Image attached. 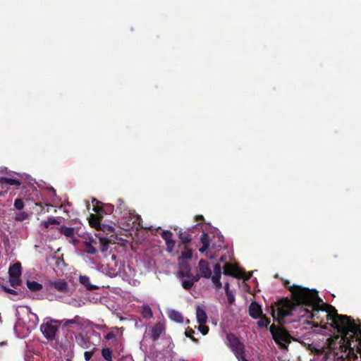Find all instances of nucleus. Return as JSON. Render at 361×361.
Returning <instances> with one entry per match:
<instances>
[{
    "instance_id": "f257e3e1",
    "label": "nucleus",
    "mask_w": 361,
    "mask_h": 361,
    "mask_svg": "<svg viewBox=\"0 0 361 361\" xmlns=\"http://www.w3.org/2000/svg\"><path fill=\"white\" fill-rule=\"evenodd\" d=\"M283 284L290 292L291 300L287 297L282 298L271 305V314L274 321L281 324L286 317L293 315V312L300 305L312 309V312L305 310L310 314L309 318H319V304L322 300L316 290H310L298 285L290 286L288 280H284Z\"/></svg>"
},
{
    "instance_id": "f03ea898",
    "label": "nucleus",
    "mask_w": 361,
    "mask_h": 361,
    "mask_svg": "<svg viewBox=\"0 0 361 361\" xmlns=\"http://www.w3.org/2000/svg\"><path fill=\"white\" fill-rule=\"evenodd\" d=\"M326 314L327 320L332 322V326L341 334V339L348 338L349 333L360 334L358 324L349 316L338 314L337 310L332 305H328Z\"/></svg>"
},
{
    "instance_id": "7ed1b4c3",
    "label": "nucleus",
    "mask_w": 361,
    "mask_h": 361,
    "mask_svg": "<svg viewBox=\"0 0 361 361\" xmlns=\"http://www.w3.org/2000/svg\"><path fill=\"white\" fill-rule=\"evenodd\" d=\"M269 331L275 342L282 345L283 343H289L290 336L288 331L282 326H270Z\"/></svg>"
},
{
    "instance_id": "20e7f679",
    "label": "nucleus",
    "mask_w": 361,
    "mask_h": 361,
    "mask_svg": "<svg viewBox=\"0 0 361 361\" xmlns=\"http://www.w3.org/2000/svg\"><path fill=\"white\" fill-rule=\"evenodd\" d=\"M228 345L234 353L236 358L245 355V345L240 341L239 338L233 333L226 335Z\"/></svg>"
},
{
    "instance_id": "39448f33",
    "label": "nucleus",
    "mask_w": 361,
    "mask_h": 361,
    "mask_svg": "<svg viewBox=\"0 0 361 361\" xmlns=\"http://www.w3.org/2000/svg\"><path fill=\"white\" fill-rule=\"evenodd\" d=\"M59 322L51 319L49 322H44L40 326V331L48 341L55 340L56 335L59 331Z\"/></svg>"
},
{
    "instance_id": "423d86ee",
    "label": "nucleus",
    "mask_w": 361,
    "mask_h": 361,
    "mask_svg": "<svg viewBox=\"0 0 361 361\" xmlns=\"http://www.w3.org/2000/svg\"><path fill=\"white\" fill-rule=\"evenodd\" d=\"M216 238H218L217 242L213 243L209 235L207 233L203 232L200 238V242L202 244V246L199 249V251L201 253H204L209 248L210 245H212V247L213 248L222 247L224 244V237L222 235H217Z\"/></svg>"
},
{
    "instance_id": "0eeeda50",
    "label": "nucleus",
    "mask_w": 361,
    "mask_h": 361,
    "mask_svg": "<svg viewBox=\"0 0 361 361\" xmlns=\"http://www.w3.org/2000/svg\"><path fill=\"white\" fill-rule=\"evenodd\" d=\"M47 286L49 288L54 289L62 294H68L70 291V287L68 282L63 279L49 280L47 282Z\"/></svg>"
},
{
    "instance_id": "6e6552de",
    "label": "nucleus",
    "mask_w": 361,
    "mask_h": 361,
    "mask_svg": "<svg viewBox=\"0 0 361 361\" xmlns=\"http://www.w3.org/2000/svg\"><path fill=\"white\" fill-rule=\"evenodd\" d=\"M223 274L236 279L242 277V269L234 264L226 263L224 264Z\"/></svg>"
},
{
    "instance_id": "1a4fd4ad",
    "label": "nucleus",
    "mask_w": 361,
    "mask_h": 361,
    "mask_svg": "<svg viewBox=\"0 0 361 361\" xmlns=\"http://www.w3.org/2000/svg\"><path fill=\"white\" fill-rule=\"evenodd\" d=\"M180 267L179 270L178 271V276L180 279L182 280H188L190 277H192L191 267L190 265L185 262L181 263L179 262Z\"/></svg>"
},
{
    "instance_id": "9d476101",
    "label": "nucleus",
    "mask_w": 361,
    "mask_h": 361,
    "mask_svg": "<svg viewBox=\"0 0 361 361\" xmlns=\"http://www.w3.org/2000/svg\"><path fill=\"white\" fill-rule=\"evenodd\" d=\"M199 271L202 277L209 279L212 276V270L209 262L205 259H200L198 264Z\"/></svg>"
},
{
    "instance_id": "9b49d317",
    "label": "nucleus",
    "mask_w": 361,
    "mask_h": 361,
    "mask_svg": "<svg viewBox=\"0 0 361 361\" xmlns=\"http://www.w3.org/2000/svg\"><path fill=\"white\" fill-rule=\"evenodd\" d=\"M93 210L98 214H111L114 211V205L102 203L101 205H94Z\"/></svg>"
},
{
    "instance_id": "f8f14e48",
    "label": "nucleus",
    "mask_w": 361,
    "mask_h": 361,
    "mask_svg": "<svg viewBox=\"0 0 361 361\" xmlns=\"http://www.w3.org/2000/svg\"><path fill=\"white\" fill-rule=\"evenodd\" d=\"M164 331V326L161 323L156 324L149 331V338L156 341L159 339L161 334Z\"/></svg>"
},
{
    "instance_id": "ddd939ff",
    "label": "nucleus",
    "mask_w": 361,
    "mask_h": 361,
    "mask_svg": "<svg viewBox=\"0 0 361 361\" xmlns=\"http://www.w3.org/2000/svg\"><path fill=\"white\" fill-rule=\"evenodd\" d=\"M249 314L253 319H258L262 314L261 306L255 301L250 303L249 306Z\"/></svg>"
},
{
    "instance_id": "4468645a",
    "label": "nucleus",
    "mask_w": 361,
    "mask_h": 361,
    "mask_svg": "<svg viewBox=\"0 0 361 361\" xmlns=\"http://www.w3.org/2000/svg\"><path fill=\"white\" fill-rule=\"evenodd\" d=\"M116 213L125 217L130 214L128 207L125 202L121 199H118L116 201Z\"/></svg>"
},
{
    "instance_id": "2eb2a0df",
    "label": "nucleus",
    "mask_w": 361,
    "mask_h": 361,
    "mask_svg": "<svg viewBox=\"0 0 361 361\" xmlns=\"http://www.w3.org/2000/svg\"><path fill=\"white\" fill-rule=\"evenodd\" d=\"M103 218L102 214H92L89 219V223L91 227L96 228L97 230H102L100 221Z\"/></svg>"
},
{
    "instance_id": "dca6fc26",
    "label": "nucleus",
    "mask_w": 361,
    "mask_h": 361,
    "mask_svg": "<svg viewBox=\"0 0 361 361\" xmlns=\"http://www.w3.org/2000/svg\"><path fill=\"white\" fill-rule=\"evenodd\" d=\"M201 277L200 274L193 275L192 274V277H190L188 280H182V286L185 290H190L193 286L195 282H197Z\"/></svg>"
},
{
    "instance_id": "f3484780",
    "label": "nucleus",
    "mask_w": 361,
    "mask_h": 361,
    "mask_svg": "<svg viewBox=\"0 0 361 361\" xmlns=\"http://www.w3.org/2000/svg\"><path fill=\"white\" fill-rule=\"evenodd\" d=\"M79 282L88 290H94L99 289V287L90 283V278L87 276H80Z\"/></svg>"
},
{
    "instance_id": "a211bd4d",
    "label": "nucleus",
    "mask_w": 361,
    "mask_h": 361,
    "mask_svg": "<svg viewBox=\"0 0 361 361\" xmlns=\"http://www.w3.org/2000/svg\"><path fill=\"white\" fill-rule=\"evenodd\" d=\"M196 317L200 325H204L207 320V316L205 311L200 306L196 307Z\"/></svg>"
},
{
    "instance_id": "6ab92c4d",
    "label": "nucleus",
    "mask_w": 361,
    "mask_h": 361,
    "mask_svg": "<svg viewBox=\"0 0 361 361\" xmlns=\"http://www.w3.org/2000/svg\"><path fill=\"white\" fill-rule=\"evenodd\" d=\"M58 231L61 234L65 235L67 238H73L75 233V228L67 227L66 226H61L59 227Z\"/></svg>"
},
{
    "instance_id": "aec40b11",
    "label": "nucleus",
    "mask_w": 361,
    "mask_h": 361,
    "mask_svg": "<svg viewBox=\"0 0 361 361\" xmlns=\"http://www.w3.org/2000/svg\"><path fill=\"white\" fill-rule=\"evenodd\" d=\"M9 276L20 277L21 275V264L20 262L13 264L9 267L8 269Z\"/></svg>"
},
{
    "instance_id": "412c9836",
    "label": "nucleus",
    "mask_w": 361,
    "mask_h": 361,
    "mask_svg": "<svg viewBox=\"0 0 361 361\" xmlns=\"http://www.w3.org/2000/svg\"><path fill=\"white\" fill-rule=\"evenodd\" d=\"M63 322V326L66 328H69V327L72 326V325H73V324L78 325V326H82L83 324L80 317H79L78 315L75 316L73 319H64Z\"/></svg>"
},
{
    "instance_id": "4be33fe9",
    "label": "nucleus",
    "mask_w": 361,
    "mask_h": 361,
    "mask_svg": "<svg viewBox=\"0 0 361 361\" xmlns=\"http://www.w3.org/2000/svg\"><path fill=\"white\" fill-rule=\"evenodd\" d=\"M178 238L180 239L181 243L185 245L191 242L192 238L190 232L188 231H182L180 230L178 231Z\"/></svg>"
},
{
    "instance_id": "5701e85b",
    "label": "nucleus",
    "mask_w": 361,
    "mask_h": 361,
    "mask_svg": "<svg viewBox=\"0 0 361 361\" xmlns=\"http://www.w3.org/2000/svg\"><path fill=\"white\" fill-rule=\"evenodd\" d=\"M0 183L9 185H15L18 187L21 185V182L19 180L13 179L8 177H0Z\"/></svg>"
},
{
    "instance_id": "b1692460",
    "label": "nucleus",
    "mask_w": 361,
    "mask_h": 361,
    "mask_svg": "<svg viewBox=\"0 0 361 361\" xmlns=\"http://www.w3.org/2000/svg\"><path fill=\"white\" fill-rule=\"evenodd\" d=\"M27 286L32 292H37L42 289V285L35 281H27Z\"/></svg>"
},
{
    "instance_id": "393cba45",
    "label": "nucleus",
    "mask_w": 361,
    "mask_h": 361,
    "mask_svg": "<svg viewBox=\"0 0 361 361\" xmlns=\"http://www.w3.org/2000/svg\"><path fill=\"white\" fill-rule=\"evenodd\" d=\"M183 249L184 250L181 252V255L179 257V260L191 259L192 257V250L187 245L183 246Z\"/></svg>"
},
{
    "instance_id": "a878e982",
    "label": "nucleus",
    "mask_w": 361,
    "mask_h": 361,
    "mask_svg": "<svg viewBox=\"0 0 361 361\" xmlns=\"http://www.w3.org/2000/svg\"><path fill=\"white\" fill-rule=\"evenodd\" d=\"M102 356L106 361H113V352L109 348H102Z\"/></svg>"
},
{
    "instance_id": "bb28decb",
    "label": "nucleus",
    "mask_w": 361,
    "mask_h": 361,
    "mask_svg": "<svg viewBox=\"0 0 361 361\" xmlns=\"http://www.w3.org/2000/svg\"><path fill=\"white\" fill-rule=\"evenodd\" d=\"M59 221L54 216H49L47 221L42 222V225L44 228H48L51 225H59Z\"/></svg>"
},
{
    "instance_id": "cd10ccee",
    "label": "nucleus",
    "mask_w": 361,
    "mask_h": 361,
    "mask_svg": "<svg viewBox=\"0 0 361 361\" xmlns=\"http://www.w3.org/2000/svg\"><path fill=\"white\" fill-rule=\"evenodd\" d=\"M109 240L106 238H99L98 239V243L102 252H106L109 248Z\"/></svg>"
},
{
    "instance_id": "c85d7f7f",
    "label": "nucleus",
    "mask_w": 361,
    "mask_h": 361,
    "mask_svg": "<svg viewBox=\"0 0 361 361\" xmlns=\"http://www.w3.org/2000/svg\"><path fill=\"white\" fill-rule=\"evenodd\" d=\"M270 323V320L265 316L262 314L259 317V320L257 322V325L259 328L267 327Z\"/></svg>"
},
{
    "instance_id": "c756f323",
    "label": "nucleus",
    "mask_w": 361,
    "mask_h": 361,
    "mask_svg": "<svg viewBox=\"0 0 361 361\" xmlns=\"http://www.w3.org/2000/svg\"><path fill=\"white\" fill-rule=\"evenodd\" d=\"M210 278L216 289L219 290L222 288V283L220 281L221 276L213 275Z\"/></svg>"
},
{
    "instance_id": "7c9ffc66",
    "label": "nucleus",
    "mask_w": 361,
    "mask_h": 361,
    "mask_svg": "<svg viewBox=\"0 0 361 361\" xmlns=\"http://www.w3.org/2000/svg\"><path fill=\"white\" fill-rule=\"evenodd\" d=\"M85 245V252L90 255H94L97 252V250L95 246L94 245L91 244L90 243H85L84 242Z\"/></svg>"
},
{
    "instance_id": "2f4dec72",
    "label": "nucleus",
    "mask_w": 361,
    "mask_h": 361,
    "mask_svg": "<svg viewBox=\"0 0 361 361\" xmlns=\"http://www.w3.org/2000/svg\"><path fill=\"white\" fill-rule=\"evenodd\" d=\"M29 217L28 214L26 212H20L17 213L15 216V220L17 221H23L27 219Z\"/></svg>"
},
{
    "instance_id": "473e14b6",
    "label": "nucleus",
    "mask_w": 361,
    "mask_h": 361,
    "mask_svg": "<svg viewBox=\"0 0 361 361\" xmlns=\"http://www.w3.org/2000/svg\"><path fill=\"white\" fill-rule=\"evenodd\" d=\"M170 317L178 322H181L183 321V317L181 315V314H180L178 312H176L175 310H173L171 313H170Z\"/></svg>"
},
{
    "instance_id": "72a5a7b5",
    "label": "nucleus",
    "mask_w": 361,
    "mask_h": 361,
    "mask_svg": "<svg viewBox=\"0 0 361 361\" xmlns=\"http://www.w3.org/2000/svg\"><path fill=\"white\" fill-rule=\"evenodd\" d=\"M9 282L12 287L15 288L20 284V278L16 276H9Z\"/></svg>"
},
{
    "instance_id": "f704fd0d",
    "label": "nucleus",
    "mask_w": 361,
    "mask_h": 361,
    "mask_svg": "<svg viewBox=\"0 0 361 361\" xmlns=\"http://www.w3.org/2000/svg\"><path fill=\"white\" fill-rule=\"evenodd\" d=\"M173 233L170 231H163L161 236L165 240V242L172 240Z\"/></svg>"
},
{
    "instance_id": "c9c22d12",
    "label": "nucleus",
    "mask_w": 361,
    "mask_h": 361,
    "mask_svg": "<svg viewBox=\"0 0 361 361\" xmlns=\"http://www.w3.org/2000/svg\"><path fill=\"white\" fill-rule=\"evenodd\" d=\"M13 206L16 209L22 210L24 208L25 204L22 199L18 198L15 200Z\"/></svg>"
},
{
    "instance_id": "e433bc0d",
    "label": "nucleus",
    "mask_w": 361,
    "mask_h": 361,
    "mask_svg": "<svg viewBox=\"0 0 361 361\" xmlns=\"http://www.w3.org/2000/svg\"><path fill=\"white\" fill-rule=\"evenodd\" d=\"M97 350V348H93L91 351H85L84 353V357L85 361H90L94 355V353Z\"/></svg>"
},
{
    "instance_id": "4c0bfd02",
    "label": "nucleus",
    "mask_w": 361,
    "mask_h": 361,
    "mask_svg": "<svg viewBox=\"0 0 361 361\" xmlns=\"http://www.w3.org/2000/svg\"><path fill=\"white\" fill-rule=\"evenodd\" d=\"M176 245V241L174 240H171L166 242V250L168 252H172Z\"/></svg>"
},
{
    "instance_id": "58836bf2",
    "label": "nucleus",
    "mask_w": 361,
    "mask_h": 361,
    "mask_svg": "<svg viewBox=\"0 0 361 361\" xmlns=\"http://www.w3.org/2000/svg\"><path fill=\"white\" fill-rule=\"evenodd\" d=\"M195 331L192 329L185 331V334L187 337L190 338L192 341L198 343V340L193 336Z\"/></svg>"
},
{
    "instance_id": "ea45409f",
    "label": "nucleus",
    "mask_w": 361,
    "mask_h": 361,
    "mask_svg": "<svg viewBox=\"0 0 361 361\" xmlns=\"http://www.w3.org/2000/svg\"><path fill=\"white\" fill-rule=\"evenodd\" d=\"M214 275L221 276V267L219 264H215L214 265Z\"/></svg>"
},
{
    "instance_id": "a19ab883",
    "label": "nucleus",
    "mask_w": 361,
    "mask_h": 361,
    "mask_svg": "<svg viewBox=\"0 0 361 361\" xmlns=\"http://www.w3.org/2000/svg\"><path fill=\"white\" fill-rule=\"evenodd\" d=\"M226 295L228 303L230 305H233L235 300V296L233 294V293L232 292L227 293Z\"/></svg>"
},
{
    "instance_id": "79ce46f5",
    "label": "nucleus",
    "mask_w": 361,
    "mask_h": 361,
    "mask_svg": "<svg viewBox=\"0 0 361 361\" xmlns=\"http://www.w3.org/2000/svg\"><path fill=\"white\" fill-rule=\"evenodd\" d=\"M104 338L107 341L114 339L116 338V333H114L113 331H111L105 335Z\"/></svg>"
},
{
    "instance_id": "37998d69",
    "label": "nucleus",
    "mask_w": 361,
    "mask_h": 361,
    "mask_svg": "<svg viewBox=\"0 0 361 361\" xmlns=\"http://www.w3.org/2000/svg\"><path fill=\"white\" fill-rule=\"evenodd\" d=\"M252 277V273H245V271L242 269V277L240 279H243L244 281H247Z\"/></svg>"
},
{
    "instance_id": "c03bdc74",
    "label": "nucleus",
    "mask_w": 361,
    "mask_h": 361,
    "mask_svg": "<svg viewBox=\"0 0 361 361\" xmlns=\"http://www.w3.org/2000/svg\"><path fill=\"white\" fill-rule=\"evenodd\" d=\"M142 314L145 317H151L152 316V310L149 307L144 309Z\"/></svg>"
},
{
    "instance_id": "a18cd8bd",
    "label": "nucleus",
    "mask_w": 361,
    "mask_h": 361,
    "mask_svg": "<svg viewBox=\"0 0 361 361\" xmlns=\"http://www.w3.org/2000/svg\"><path fill=\"white\" fill-rule=\"evenodd\" d=\"M2 289L7 293H10V294H12L13 295H18V293L17 291H16L15 290L13 289H11V288H6L5 286H2Z\"/></svg>"
},
{
    "instance_id": "49530a36",
    "label": "nucleus",
    "mask_w": 361,
    "mask_h": 361,
    "mask_svg": "<svg viewBox=\"0 0 361 361\" xmlns=\"http://www.w3.org/2000/svg\"><path fill=\"white\" fill-rule=\"evenodd\" d=\"M199 330L203 335H206L209 331V328L206 326L200 325Z\"/></svg>"
},
{
    "instance_id": "de8ad7c7",
    "label": "nucleus",
    "mask_w": 361,
    "mask_h": 361,
    "mask_svg": "<svg viewBox=\"0 0 361 361\" xmlns=\"http://www.w3.org/2000/svg\"><path fill=\"white\" fill-rule=\"evenodd\" d=\"M85 243H90L91 244L96 245L98 243V240L96 238H93L92 237H89L88 239H87Z\"/></svg>"
},
{
    "instance_id": "09e8293b",
    "label": "nucleus",
    "mask_w": 361,
    "mask_h": 361,
    "mask_svg": "<svg viewBox=\"0 0 361 361\" xmlns=\"http://www.w3.org/2000/svg\"><path fill=\"white\" fill-rule=\"evenodd\" d=\"M224 289H225L226 294L227 293H230V292H231V290H230V284H229V283H228V282H226V283H225Z\"/></svg>"
},
{
    "instance_id": "8fccbe9b",
    "label": "nucleus",
    "mask_w": 361,
    "mask_h": 361,
    "mask_svg": "<svg viewBox=\"0 0 361 361\" xmlns=\"http://www.w3.org/2000/svg\"><path fill=\"white\" fill-rule=\"evenodd\" d=\"M95 328L99 330H102V329H107V326L106 325H100V324H96Z\"/></svg>"
},
{
    "instance_id": "3c124183",
    "label": "nucleus",
    "mask_w": 361,
    "mask_h": 361,
    "mask_svg": "<svg viewBox=\"0 0 361 361\" xmlns=\"http://www.w3.org/2000/svg\"><path fill=\"white\" fill-rule=\"evenodd\" d=\"M92 202V203H93V204H94V203H95V204H94V205H99V204H102V202H99V201H98V200H97V199H95V198H93Z\"/></svg>"
},
{
    "instance_id": "603ef678",
    "label": "nucleus",
    "mask_w": 361,
    "mask_h": 361,
    "mask_svg": "<svg viewBox=\"0 0 361 361\" xmlns=\"http://www.w3.org/2000/svg\"><path fill=\"white\" fill-rule=\"evenodd\" d=\"M238 361H248V360L245 358V355H243V356H242V357H240L239 358H238Z\"/></svg>"
},
{
    "instance_id": "864d4df0",
    "label": "nucleus",
    "mask_w": 361,
    "mask_h": 361,
    "mask_svg": "<svg viewBox=\"0 0 361 361\" xmlns=\"http://www.w3.org/2000/svg\"><path fill=\"white\" fill-rule=\"evenodd\" d=\"M26 308L28 310L29 312H30L31 314H32L35 317L37 318V315H36L35 314H34V313L31 312V309H30V307L27 306V307H26Z\"/></svg>"
},
{
    "instance_id": "5fc2aeb1",
    "label": "nucleus",
    "mask_w": 361,
    "mask_h": 361,
    "mask_svg": "<svg viewBox=\"0 0 361 361\" xmlns=\"http://www.w3.org/2000/svg\"><path fill=\"white\" fill-rule=\"evenodd\" d=\"M196 219H197V220H204V216H202V215L197 216L196 217Z\"/></svg>"
},
{
    "instance_id": "6e6d98bb",
    "label": "nucleus",
    "mask_w": 361,
    "mask_h": 361,
    "mask_svg": "<svg viewBox=\"0 0 361 361\" xmlns=\"http://www.w3.org/2000/svg\"><path fill=\"white\" fill-rule=\"evenodd\" d=\"M220 261L221 262H224V257H220Z\"/></svg>"
}]
</instances>
